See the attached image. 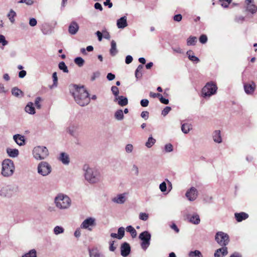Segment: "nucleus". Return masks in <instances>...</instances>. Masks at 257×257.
Masks as SVG:
<instances>
[{"label": "nucleus", "instance_id": "nucleus-28", "mask_svg": "<svg viewBox=\"0 0 257 257\" xmlns=\"http://www.w3.org/2000/svg\"><path fill=\"white\" fill-rule=\"evenodd\" d=\"M213 138L215 142L220 143L222 142L220 131L218 130L215 131L213 133Z\"/></svg>", "mask_w": 257, "mask_h": 257}, {"label": "nucleus", "instance_id": "nucleus-42", "mask_svg": "<svg viewBox=\"0 0 257 257\" xmlns=\"http://www.w3.org/2000/svg\"><path fill=\"white\" fill-rule=\"evenodd\" d=\"M155 143H156V140L155 139L153 138V137L152 136H151L148 138L147 142L146 143V146L148 148H150L152 147L153 146V145H154L155 144Z\"/></svg>", "mask_w": 257, "mask_h": 257}, {"label": "nucleus", "instance_id": "nucleus-59", "mask_svg": "<svg viewBox=\"0 0 257 257\" xmlns=\"http://www.w3.org/2000/svg\"><path fill=\"white\" fill-rule=\"evenodd\" d=\"M159 100L162 103L164 104H168L169 102V99L163 97L162 94L161 96L159 97Z\"/></svg>", "mask_w": 257, "mask_h": 257}, {"label": "nucleus", "instance_id": "nucleus-31", "mask_svg": "<svg viewBox=\"0 0 257 257\" xmlns=\"http://www.w3.org/2000/svg\"><path fill=\"white\" fill-rule=\"evenodd\" d=\"M192 128L191 124L187 123H183L181 126V130L184 134L188 133Z\"/></svg>", "mask_w": 257, "mask_h": 257}, {"label": "nucleus", "instance_id": "nucleus-40", "mask_svg": "<svg viewBox=\"0 0 257 257\" xmlns=\"http://www.w3.org/2000/svg\"><path fill=\"white\" fill-rule=\"evenodd\" d=\"M246 10L251 14H254L257 12V7L253 4H250L247 6Z\"/></svg>", "mask_w": 257, "mask_h": 257}, {"label": "nucleus", "instance_id": "nucleus-7", "mask_svg": "<svg viewBox=\"0 0 257 257\" xmlns=\"http://www.w3.org/2000/svg\"><path fill=\"white\" fill-rule=\"evenodd\" d=\"M217 87L214 82L211 81L207 83L202 89V96L206 98L209 97L216 93Z\"/></svg>", "mask_w": 257, "mask_h": 257}, {"label": "nucleus", "instance_id": "nucleus-11", "mask_svg": "<svg viewBox=\"0 0 257 257\" xmlns=\"http://www.w3.org/2000/svg\"><path fill=\"white\" fill-rule=\"evenodd\" d=\"M95 219L92 217H88L85 219L81 223L80 227L81 228L87 229L89 231L92 230L91 226L95 225Z\"/></svg>", "mask_w": 257, "mask_h": 257}, {"label": "nucleus", "instance_id": "nucleus-20", "mask_svg": "<svg viewBox=\"0 0 257 257\" xmlns=\"http://www.w3.org/2000/svg\"><path fill=\"white\" fill-rule=\"evenodd\" d=\"M117 26L119 29H123L127 26L126 17H121L117 21Z\"/></svg>", "mask_w": 257, "mask_h": 257}, {"label": "nucleus", "instance_id": "nucleus-1", "mask_svg": "<svg viewBox=\"0 0 257 257\" xmlns=\"http://www.w3.org/2000/svg\"><path fill=\"white\" fill-rule=\"evenodd\" d=\"M75 91L72 92L74 99L76 103L81 106L88 105L90 101V98L88 91L84 89L83 86L79 87L74 85Z\"/></svg>", "mask_w": 257, "mask_h": 257}, {"label": "nucleus", "instance_id": "nucleus-51", "mask_svg": "<svg viewBox=\"0 0 257 257\" xmlns=\"http://www.w3.org/2000/svg\"><path fill=\"white\" fill-rule=\"evenodd\" d=\"M149 218V215L146 213H140L139 214V218L141 220L146 221Z\"/></svg>", "mask_w": 257, "mask_h": 257}, {"label": "nucleus", "instance_id": "nucleus-4", "mask_svg": "<svg viewBox=\"0 0 257 257\" xmlns=\"http://www.w3.org/2000/svg\"><path fill=\"white\" fill-rule=\"evenodd\" d=\"M56 206L59 209L68 208L71 204V199L67 195L59 194L55 198Z\"/></svg>", "mask_w": 257, "mask_h": 257}, {"label": "nucleus", "instance_id": "nucleus-26", "mask_svg": "<svg viewBox=\"0 0 257 257\" xmlns=\"http://www.w3.org/2000/svg\"><path fill=\"white\" fill-rule=\"evenodd\" d=\"M89 257H103L97 248L89 249Z\"/></svg>", "mask_w": 257, "mask_h": 257}, {"label": "nucleus", "instance_id": "nucleus-32", "mask_svg": "<svg viewBox=\"0 0 257 257\" xmlns=\"http://www.w3.org/2000/svg\"><path fill=\"white\" fill-rule=\"evenodd\" d=\"M17 16L16 13L12 9H11L9 13L7 15V17H8L10 21L14 24L15 22V17Z\"/></svg>", "mask_w": 257, "mask_h": 257}, {"label": "nucleus", "instance_id": "nucleus-13", "mask_svg": "<svg viewBox=\"0 0 257 257\" xmlns=\"http://www.w3.org/2000/svg\"><path fill=\"white\" fill-rule=\"evenodd\" d=\"M131 246L128 243L124 242L121 244L120 246V253L123 257H126L131 252Z\"/></svg>", "mask_w": 257, "mask_h": 257}, {"label": "nucleus", "instance_id": "nucleus-45", "mask_svg": "<svg viewBox=\"0 0 257 257\" xmlns=\"http://www.w3.org/2000/svg\"><path fill=\"white\" fill-rule=\"evenodd\" d=\"M64 231V228L60 226H56L54 228V232L55 234L58 235L60 233H63Z\"/></svg>", "mask_w": 257, "mask_h": 257}, {"label": "nucleus", "instance_id": "nucleus-56", "mask_svg": "<svg viewBox=\"0 0 257 257\" xmlns=\"http://www.w3.org/2000/svg\"><path fill=\"white\" fill-rule=\"evenodd\" d=\"M41 101V98L40 97H36L35 101V104L37 108L40 109L41 108V105L40 103Z\"/></svg>", "mask_w": 257, "mask_h": 257}, {"label": "nucleus", "instance_id": "nucleus-44", "mask_svg": "<svg viewBox=\"0 0 257 257\" xmlns=\"http://www.w3.org/2000/svg\"><path fill=\"white\" fill-rule=\"evenodd\" d=\"M41 30L44 35H49L52 33V30L48 26L43 27Z\"/></svg>", "mask_w": 257, "mask_h": 257}, {"label": "nucleus", "instance_id": "nucleus-50", "mask_svg": "<svg viewBox=\"0 0 257 257\" xmlns=\"http://www.w3.org/2000/svg\"><path fill=\"white\" fill-rule=\"evenodd\" d=\"M0 43H1L3 46L8 44V41L6 40L5 37L3 35H0Z\"/></svg>", "mask_w": 257, "mask_h": 257}, {"label": "nucleus", "instance_id": "nucleus-53", "mask_svg": "<svg viewBox=\"0 0 257 257\" xmlns=\"http://www.w3.org/2000/svg\"><path fill=\"white\" fill-rule=\"evenodd\" d=\"M165 150L166 152H171L173 150V147L172 144H168L165 146Z\"/></svg>", "mask_w": 257, "mask_h": 257}, {"label": "nucleus", "instance_id": "nucleus-60", "mask_svg": "<svg viewBox=\"0 0 257 257\" xmlns=\"http://www.w3.org/2000/svg\"><path fill=\"white\" fill-rule=\"evenodd\" d=\"M149 113L147 111H144L142 112L141 114V116L142 118H144L145 120H147L149 118Z\"/></svg>", "mask_w": 257, "mask_h": 257}, {"label": "nucleus", "instance_id": "nucleus-25", "mask_svg": "<svg viewBox=\"0 0 257 257\" xmlns=\"http://www.w3.org/2000/svg\"><path fill=\"white\" fill-rule=\"evenodd\" d=\"M25 111L31 114L35 113V108L34 107V104L32 102H29L25 107Z\"/></svg>", "mask_w": 257, "mask_h": 257}, {"label": "nucleus", "instance_id": "nucleus-46", "mask_svg": "<svg viewBox=\"0 0 257 257\" xmlns=\"http://www.w3.org/2000/svg\"><path fill=\"white\" fill-rule=\"evenodd\" d=\"M76 126L72 125L67 128V132L72 136H75Z\"/></svg>", "mask_w": 257, "mask_h": 257}, {"label": "nucleus", "instance_id": "nucleus-16", "mask_svg": "<svg viewBox=\"0 0 257 257\" xmlns=\"http://www.w3.org/2000/svg\"><path fill=\"white\" fill-rule=\"evenodd\" d=\"M79 27L76 22H72L69 26L68 32L71 35H75L79 30Z\"/></svg>", "mask_w": 257, "mask_h": 257}, {"label": "nucleus", "instance_id": "nucleus-8", "mask_svg": "<svg viewBox=\"0 0 257 257\" xmlns=\"http://www.w3.org/2000/svg\"><path fill=\"white\" fill-rule=\"evenodd\" d=\"M37 171L39 174L47 176L51 173L52 167L47 162L42 161L38 165Z\"/></svg>", "mask_w": 257, "mask_h": 257}, {"label": "nucleus", "instance_id": "nucleus-9", "mask_svg": "<svg viewBox=\"0 0 257 257\" xmlns=\"http://www.w3.org/2000/svg\"><path fill=\"white\" fill-rule=\"evenodd\" d=\"M215 239L217 242L222 246H225L229 242V235L222 231H219L216 233Z\"/></svg>", "mask_w": 257, "mask_h": 257}, {"label": "nucleus", "instance_id": "nucleus-34", "mask_svg": "<svg viewBox=\"0 0 257 257\" xmlns=\"http://www.w3.org/2000/svg\"><path fill=\"white\" fill-rule=\"evenodd\" d=\"M126 230L131 233L133 238H135L137 235V232L136 229L132 226L128 225L126 228Z\"/></svg>", "mask_w": 257, "mask_h": 257}, {"label": "nucleus", "instance_id": "nucleus-30", "mask_svg": "<svg viewBox=\"0 0 257 257\" xmlns=\"http://www.w3.org/2000/svg\"><path fill=\"white\" fill-rule=\"evenodd\" d=\"M144 66L140 64L139 65L137 69L135 71V77L137 80L140 79L142 77V71L143 69Z\"/></svg>", "mask_w": 257, "mask_h": 257}, {"label": "nucleus", "instance_id": "nucleus-63", "mask_svg": "<svg viewBox=\"0 0 257 257\" xmlns=\"http://www.w3.org/2000/svg\"><path fill=\"white\" fill-rule=\"evenodd\" d=\"M133 60V57L131 55H127L125 57V62L127 64H130Z\"/></svg>", "mask_w": 257, "mask_h": 257}, {"label": "nucleus", "instance_id": "nucleus-18", "mask_svg": "<svg viewBox=\"0 0 257 257\" xmlns=\"http://www.w3.org/2000/svg\"><path fill=\"white\" fill-rule=\"evenodd\" d=\"M117 101L118 104L120 106H125L128 104L127 98L123 96H118L115 97L114 101Z\"/></svg>", "mask_w": 257, "mask_h": 257}, {"label": "nucleus", "instance_id": "nucleus-14", "mask_svg": "<svg viewBox=\"0 0 257 257\" xmlns=\"http://www.w3.org/2000/svg\"><path fill=\"white\" fill-rule=\"evenodd\" d=\"M187 217L189 221L192 224H198L200 222L199 216L197 213H194L192 215L188 214Z\"/></svg>", "mask_w": 257, "mask_h": 257}, {"label": "nucleus", "instance_id": "nucleus-39", "mask_svg": "<svg viewBox=\"0 0 257 257\" xmlns=\"http://www.w3.org/2000/svg\"><path fill=\"white\" fill-rule=\"evenodd\" d=\"M74 63L77 65L79 67H82L83 66L84 64V59L80 57H77L74 59Z\"/></svg>", "mask_w": 257, "mask_h": 257}, {"label": "nucleus", "instance_id": "nucleus-55", "mask_svg": "<svg viewBox=\"0 0 257 257\" xmlns=\"http://www.w3.org/2000/svg\"><path fill=\"white\" fill-rule=\"evenodd\" d=\"M159 188L162 192H165L167 190V185L165 182H163L162 183H161L160 184Z\"/></svg>", "mask_w": 257, "mask_h": 257}, {"label": "nucleus", "instance_id": "nucleus-38", "mask_svg": "<svg viewBox=\"0 0 257 257\" xmlns=\"http://www.w3.org/2000/svg\"><path fill=\"white\" fill-rule=\"evenodd\" d=\"M58 67L60 70H62L64 73H68L69 72L67 66L63 61L60 62L59 63Z\"/></svg>", "mask_w": 257, "mask_h": 257}, {"label": "nucleus", "instance_id": "nucleus-27", "mask_svg": "<svg viewBox=\"0 0 257 257\" xmlns=\"http://www.w3.org/2000/svg\"><path fill=\"white\" fill-rule=\"evenodd\" d=\"M110 54L112 56H114L118 53V51L116 49V44L114 40H112L111 42V48L109 51Z\"/></svg>", "mask_w": 257, "mask_h": 257}, {"label": "nucleus", "instance_id": "nucleus-62", "mask_svg": "<svg viewBox=\"0 0 257 257\" xmlns=\"http://www.w3.org/2000/svg\"><path fill=\"white\" fill-rule=\"evenodd\" d=\"M182 16L181 14H177L174 16L173 20L176 22H180L182 20Z\"/></svg>", "mask_w": 257, "mask_h": 257}, {"label": "nucleus", "instance_id": "nucleus-24", "mask_svg": "<svg viewBox=\"0 0 257 257\" xmlns=\"http://www.w3.org/2000/svg\"><path fill=\"white\" fill-rule=\"evenodd\" d=\"M59 160L65 165H68L70 162L69 157L66 153L62 152L60 155Z\"/></svg>", "mask_w": 257, "mask_h": 257}, {"label": "nucleus", "instance_id": "nucleus-5", "mask_svg": "<svg viewBox=\"0 0 257 257\" xmlns=\"http://www.w3.org/2000/svg\"><path fill=\"white\" fill-rule=\"evenodd\" d=\"M18 190V187L16 185H6L0 190V195L3 197L10 198L15 195Z\"/></svg>", "mask_w": 257, "mask_h": 257}, {"label": "nucleus", "instance_id": "nucleus-54", "mask_svg": "<svg viewBox=\"0 0 257 257\" xmlns=\"http://www.w3.org/2000/svg\"><path fill=\"white\" fill-rule=\"evenodd\" d=\"M199 41L202 44H205L207 41V37L205 35H201L199 37Z\"/></svg>", "mask_w": 257, "mask_h": 257}, {"label": "nucleus", "instance_id": "nucleus-17", "mask_svg": "<svg viewBox=\"0 0 257 257\" xmlns=\"http://www.w3.org/2000/svg\"><path fill=\"white\" fill-rule=\"evenodd\" d=\"M13 139L18 145L22 146L25 145V139L24 136L20 134L15 135L13 136Z\"/></svg>", "mask_w": 257, "mask_h": 257}, {"label": "nucleus", "instance_id": "nucleus-41", "mask_svg": "<svg viewBox=\"0 0 257 257\" xmlns=\"http://www.w3.org/2000/svg\"><path fill=\"white\" fill-rule=\"evenodd\" d=\"M22 257H37V252L34 249L30 250L28 253L24 254Z\"/></svg>", "mask_w": 257, "mask_h": 257}, {"label": "nucleus", "instance_id": "nucleus-15", "mask_svg": "<svg viewBox=\"0 0 257 257\" xmlns=\"http://www.w3.org/2000/svg\"><path fill=\"white\" fill-rule=\"evenodd\" d=\"M255 87V84L252 81L250 83L244 84V89L247 94H252L254 91Z\"/></svg>", "mask_w": 257, "mask_h": 257}, {"label": "nucleus", "instance_id": "nucleus-21", "mask_svg": "<svg viewBox=\"0 0 257 257\" xmlns=\"http://www.w3.org/2000/svg\"><path fill=\"white\" fill-rule=\"evenodd\" d=\"M125 200L126 199L124 193L118 194L117 196L113 198L112 199V201L113 202L118 204H123L125 202Z\"/></svg>", "mask_w": 257, "mask_h": 257}, {"label": "nucleus", "instance_id": "nucleus-48", "mask_svg": "<svg viewBox=\"0 0 257 257\" xmlns=\"http://www.w3.org/2000/svg\"><path fill=\"white\" fill-rule=\"evenodd\" d=\"M52 78L53 80V84L52 86H51V88H52L53 87H56L57 86L58 77L57 75V72H55L53 73Z\"/></svg>", "mask_w": 257, "mask_h": 257}, {"label": "nucleus", "instance_id": "nucleus-19", "mask_svg": "<svg viewBox=\"0 0 257 257\" xmlns=\"http://www.w3.org/2000/svg\"><path fill=\"white\" fill-rule=\"evenodd\" d=\"M228 253V250L227 248L225 246H223L221 248H220L219 249H217L215 253H214V256L215 257H220V254H222V256L223 257L227 255Z\"/></svg>", "mask_w": 257, "mask_h": 257}, {"label": "nucleus", "instance_id": "nucleus-61", "mask_svg": "<svg viewBox=\"0 0 257 257\" xmlns=\"http://www.w3.org/2000/svg\"><path fill=\"white\" fill-rule=\"evenodd\" d=\"M37 21L35 18H31L29 21V25L32 27L36 26Z\"/></svg>", "mask_w": 257, "mask_h": 257}, {"label": "nucleus", "instance_id": "nucleus-3", "mask_svg": "<svg viewBox=\"0 0 257 257\" xmlns=\"http://www.w3.org/2000/svg\"><path fill=\"white\" fill-rule=\"evenodd\" d=\"M15 169V165L12 160L7 159L3 161L1 173L3 176L8 177L12 176Z\"/></svg>", "mask_w": 257, "mask_h": 257}, {"label": "nucleus", "instance_id": "nucleus-52", "mask_svg": "<svg viewBox=\"0 0 257 257\" xmlns=\"http://www.w3.org/2000/svg\"><path fill=\"white\" fill-rule=\"evenodd\" d=\"M171 110V107L170 106H166L162 111V115L163 116L167 115Z\"/></svg>", "mask_w": 257, "mask_h": 257}, {"label": "nucleus", "instance_id": "nucleus-10", "mask_svg": "<svg viewBox=\"0 0 257 257\" xmlns=\"http://www.w3.org/2000/svg\"><path fill=\"white\" fill-rule=\"evenodd\" d=\"M139 237L142 241L141 243L142 248L145 250L146 249L150 244L151 233L148 231H145L140 234Z\"/></svg>", "mask_w": 257, "mask_h": 257}, {"label": "nucleus", "instance_id": "nucleus-37", "mask_svg": "<svg viewBox=\"0 0 257 257\" xmlns=\"http://www.w3.org/2000/svg\"><path fill=\"white\" fill-rule=\"evenodd\" d=\"M188 255L189 257H203L201 252L198 250L191 251Z\"/></svg>", "mask_w": 257, "mask_h": 257}, {"label": "nucleus", "instance_id": "nucleus-29", "mask_svg": "<svg viewBox=\"0 0 257 257\" xmlns=\"http://www.w3.org/2000/svg\"><path fill=\"white\" fill-rule=\"evenodd\" d=\"M7 153H8V155L12 158H15L19 155V151L16 149H13L8 148L7 149Z\"/></svg>", "mask_w": 257, "mask_h": 257}, {"label": "nucleus", "instance_id": "nucleus-23", "mask_svg": "<svg viewBox=\"0 0 257 257\" xmlns=\"http://www.w3.org/2000/svg\"><path fill=\"white\" fill-rule=\"evenodd\" d=\"M12 93L14 96L18 98L23 97L24 95V92L17 87L12 88Z\"/></svg>", "mask_w": 257, "mask_h": 257}, {"label": "nucleus", "instance_id": "nucleus-57", "mask_svg": "<svg viewBox=\"0 0 257 257\" xmlns=\"http://www.w3.org/2000/svg\"><path fill=\"white\" fill-rule=\"evenodd\" d=\"M149 101L147 99H143L141 100L140 104L142 107H147L149 105Z\"/></svg>", "mask_w": 257, "mask_h": 257}, {"label": "nucleus", "instance_id": "nucleus-43", "mask_svg": "<svg viewBox=\"0 0 257 257\" xmlns=\"http://www.w3.org/2000/svg\"><path fill=\"white\" fill-rule=\"evenodd\" d=\"M125 229L123 227H120L118 229L117 234L118 236V239H121L124 235Z\"/></svg>", "mask_w": 257, "mask_h": 257}, {"label": "nucleus", "instance_id": "nucleus-33", "mask_svg": "<svg viewBox=\"0 0 257 257\" xmlns=\"http://www.w3.org/2000/svg\"><path fill=\"white\" fill-rule=\"evenodd\" d=\"M114 118L117 120H121L123 119V113L121 109H118L115 112Z\"/></svg>", "mask_w": 257, "mask_h": 257}, {"label": "nucleus", "instance_id": "nucleus-49", "mask_svg": "<svg viewBox=\"0 0 257 257\" xmlns=\"http://www.w3.org/2000/svg\"><path fill=\"white\" fill-rule=\"evenodd\" d=\"M111 90L112 94L115 96V97L118 96L119 90L117 86H112L111 88Z\"/></svg>", "mask_w": 257, "mask_h": 257}, {"label": "nucleus", "instance_id": "nucleus-64", "mask_svg": "<svg viewBox=\"0 0 257 257\" xmlns=\"http://www.w3.org/2000/svg\"><path fill=\"white\" fill-rule=\"evenodd\" d=\"M100 73L99 72H95L93 73V74L91 77V80L93 81L95 80L96 78H97L99 76Z\"/></svg>", "mask_w": 257, "mask_h": 257}, {"label": "nucleus", "instance_id": "nucleus-22", "mask_svg": "<svg viewBox=\"0 0 257 257\" xmlns=\"http://www.w3.org/2000/svg\"><path fill=\"white\" fill-rule=\"evenodd\" d=\"M235 218L237 222H241L248 217V215L243 212L240 213H235L234 214Z\"/></svg>", "mask_w": 257, "mask_h": 257}, {"label": "nucleus", "instance_id": "nucleus-36", "mask_svg": "<svg viewBox=\"0 0 257 257\" xmlns=\"http://www.w3.org/2000/svg\"><path fill=\"white\" fill-rule=\"evenodd\" d=\"M197 42V38L194 36H190L187 40V45L188 46H194Z\"/></svg>", "mask_w": 257, "mask_h": 257}, {"label": "nucleus", "instance_id": "nucleus-2", "mask_svg": "<svg viewBox=\"0 0 257 257\" xmlns=\"http://www.w3.org/2000/svg\"><path fill=\"white\" fill-rule=\"evenodd\" d=\"M83 170L85 172V178L88 182L95 183L99 181L100 174L97 170L90 168L87 165L84 166Z\"/></svg>", "mask_w": 257, "mask_h": 257}, {"label": "nucleus", "instance_id": "nucleus-47", "mask_svg": "<svg viewBox=\"0 0 257 257\" xmlns=\"http://www.w3.org/2000/svg\"><path fill=\"white\" fill-rule=\"evenodd\" d=\"M220 5L224 8L228 7V5L231 3L232 0H219Z\"/></svg>", "mask_w": 257, "mask_h": 257}, {"label": "nucleus", "instance_id": "nucleus-6", "mask_svg": "<svg viewBox=\"0 0 257 257\" xmlns=\"http://www.w3.org/2000/svg\"><path fill=\"white\" fill-rule=\"evenodd\" d=\"M33 155L36 160H44L49 155V152L46 147L37 146L33 150Z\"/></svg>", "mask_w": 257, "mask_h": 257}, {"label": "nucleus", "instance_id": "nucleus-12", "mask_svg": "<svg viewBox=\"0 0 257 257\" xmlns=\"http://www.w3.org/2000/svg\"><path fill=\"white\" fill-rule=\"evenodd\" d=\"M185 195L189 201H194L198 196L197 190L195 187H192L186 192Z\"/></svg>", "mask_w": 257, "mask_h": 257}, {"label": "nucleus", "instance_id": "nucleus-35", "mask_svg": "<svg viewBox=\"0 0 257 257\" xmlns=\"http://www.w3.org/2000/svg\"><path fill=\"white\" fill-rule=\"evenodd\" d=\"M191 53H193L191 50H189L187 52L186 54L188 56L189 59L191 61L196 62V63H198L200 61L199 59L193 55H191Z\"/></svg>", "mask_w": 257, "mask_h": 257}, {"label": "nucleus", "instance_id": "nucleus-58", "mask_svg": "<svg viewBox=\"0 0 257 257\" xmlns=\"http://www.w3.org/2000/svg\"><path fill=\"white\" fill-rule=\"evenodd\" d=\"M133 150V146L132 144H127L125 146V151L127 153H131L132 152Z\"/></svg>", "mask_w": 257, "mask_h": 257}]
</instances>
